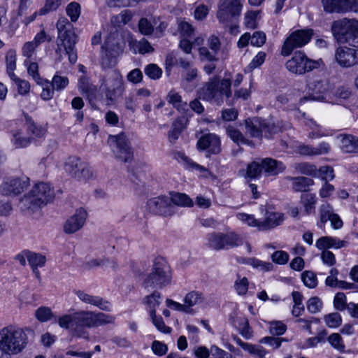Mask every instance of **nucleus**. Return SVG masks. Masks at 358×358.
<instances>
[{"label": "nucleus", "instance_id": "1", "mask_svg": "<svg viewBox=\"0 0 358 358\" xmlns=\"http://www.w3.org/2000/svg\"><path fill=\"white\" fill-rule=\"evenodd\" d=\"M114 317L102 313L80 311L59 317L58 323L62 328L70 329L74 335L87 338L85 328L96 327L113 322Z\"/></svg>", "mask_w": 358, "mask_h": 358}, {"label": "nucleus", "instance_id": "2", "mask_svg": "<svg viewBox=\"0 0 358 358\" xmlns=\"http://www.w3.org/2000/svg\"><path fill=\"white\" fill-rule=\"evenodd\" d=\"M231 82L229 78L221 80L218 77L209 79L199 90V98L220 106L223 103L224 96L229 99L231 96Z\"/></svg>", "mask_w": 358, "mask_h": 358}, {"label": "nucleus", "instance_id": "3", "mask_svg": "<svg viewBox=\"0 0 358 358\" xmlns=\"http://www.w3.org/2000/svg\"><path fill=\"white\" fill-rule=\"evenodd\" d=\"M27 336L24 331L9 325L0 330V350L8 355L20 352L27 345Z\"/></svg>", "mask_w": 358, "mask_h": 358}, {"label": "nucleus", "instance_id": "4", "mask_svg": "<svg viewBox=\"0 0 358 358\" xmlns=\"http://www.w3.org/2000/svg\"><path fill=\"white\" fill-rule=\"evenodd\" d=\"M53 197L54 192L48 184L37 183L28 194L20 199V208L22 210L34 211L46 205Z\"/></svg>", "mask_w": 358, "mask_h": 358}, {"label": "nucleus", "instance_id": "5", "mask_svg": "<svg viewBox=\"0 0 358 358\" xmlns=\"http://www.w3.org/2000/svg\"><path fill=\"white\" fill-rule=\"evenodd\" d=\"M331 32L339 43L358 48V20L343 18L332 22Z\"/></svg>", "mask_w": 358, "mask_h": 358}, {"label": "nucleus", "instance_id": "6", "mask_svg": "<svg viewBox=\"0 0 358 358\" xmlns=\"http://www.w3.org/2000/svg\"><path fill=\"white\" fill-rule=\"evenodd\" d=\"M171 268L167 262L162 257L155 259L152 272L145 278L143 285L145 288H162L170 284Z\"/></svg>", "mask_w": 358, "mask_h": 358}, {"label": "nucleus", "instance_id": "7", "mask_svg": "<svg viewBox=\"0 0 358 358\" xmlns=\"http://www.w3.org/2000/svg\"><path fill=\"white\" fill-rule=\"evenodd\" d=\"M208 248L214 250H228L243 243V237L234 231L229 233L212 232L206 236Z\"/></svg>", "mask_w": 358, "mask_h": 358}, {"label": "nucleus", "instance_id": "8", "mask_svg": "<svg viewBox=\"0 0 358 358\" xmlns=\"http://www.w3.org/2000/svg\"><path fill=\"white\" fill-rule=\"evenodd\" d=\"M245 134L252 138H261L263 134L268 137L279 130L274 123L258 117L245 120Z\"/></svg>", "mask_w": 358, "mask_h": 358}, {"label": "nucleus", "instance_id": "9", "mask_svg": "<svg viewBox=\"0 0 358 358\" xmlns=\"http://www.w3.org/2000/svg\"><path fill=\"white\" fill-rule=\"evenodd\" d=\"M286 69L295 74L303 75L319 68L318 61L309 59L304 52L296 51L285 64Z\"/></svg>", "mask_w": 358, "mask_h": 358}, {"label": "nucleus", "instance_id": "10", "mask_svg": "<svg viewBox=\"0 0 358 358\" xmlns=\"http://www.w3.org/2000/svg\"><path fill=\"white\" fill-rule=\"evenodd\" d=\"M64 169L71 177L79 181H87L92 176L89 165L77 156L69 157L64 162Z\"/></svg>", "mask_w": 358, "mask_h": 358}, {"label": "nucleus", "instance_id": "11", "mask_svg": "<svg viewBox=\"0 0 358 358\" xmlns=\"http://www.w3.org/2000/svg\"><path fill=\"white\" fill-rule=\"evenodd\" d=\"M313 35V30L312 29H298L293 31L285 41L281 55L288 56L295 48L304 46L310 41Z\"/></svg>", "mask_w": 358, "mask_h": 358}, {"label": "nucleus", "instance_id": "12", "mask_svg": "<svg viewBox=\"0 0 358 358\" xmlns=\"http://www.w3.org/2000/svg\"><path fill=\"white\" fill-rule=\"evenodd\" d=\"M117 34H113L108 36L104 43V54L101 57V66L104 68H110L116 64V59L123 51L120 43Z\"/></svg>", "mask_w": 358, "mask_h": 358}, {"label": "nucleus", "instance_id": "13", "mask_svg": "<svg viewBox=\"0 0 358 358\" xmlns=\"http://www.w3.org/2000/svg\"><path fill=\"white\" fill-rule=\"evenodd\" d=\"M109 141L113 143L112 150L117 159L124 163L131 162L133 160L134 152L125 134L110 136Z\"/></svg>", "mask_w": 358, "mask_h": 358}, {"label": "nucleus", "instance_id": "14", "mask_svg": "<svg viewBox=\"0 0 358 358\" xmlns=\"http://www.w3.org/2000/svg\"><path fill=\"white\" fill-rule=\"evenodd\" d=\"M243 5L240 0H219L216 17L221 23H228L240 16Z\"/></svg>", "mask_w": 358, "mask_h": 358}, {"label": "nucleus", "instance_id": "15", "mask_svg": "<svg viewBox=\"0 0 358 358\" xmlns=\"http://www.w3.org/2000/svg\"><path fill=\"white\" fill-rule=\"evenodd\" d=\"M77 42V36L76 34L69 32L64 34L57 38L56 54L58 56V59H62V55L64 52L65 55L69 57V60L71 64H73L77 61V54L75 50V45Z\"/></svg>", "mask_w": 358, "mask_h": 358}, {"label": "nucleus", "instance_id": "16", "mask_svg": "<svg viewBox=\"0 0 358 358\" xmlns=\"http://www.w3.org/2000/svg\"><path fill=\"white\" fill-rule=\"evenodd\" d=\"M106 87V96L108 99L113 101L121 96L124 92L122 77L120 73L115 69H110L103 79Z\"/></svg>", "mask_w": 358, "mask_h": 358}, {"label": "nucleus", "instance_id": "17", "mask_svg": "<svg viewBox=\"0 0 358 358\" xmlns=\"http://www.w3.org/2000/svg\"><path fill=\"white\" fill-rule=\"evenodd\" d=\"M148 210L154 215L171 217L176 213L175 207L171 204L169 196H159L149 199Z\"/></svg>", "mask_w": 358, "mask_h": 358}, {"label": "nucleus", "instance_id": "18", "mask_svg": "<svg viewBox=\"0 0 358 358\" xmlns=\"http://www.w3.org/2000/svg\"><path fill=\"white\" fill-rule=\"evenodd\" d=\"M337 64L343 68H350L358 64V49L347 46L338 47L335 52Z\"/></svg>", "mask_w": 358, "mask_h": 358}, {"label": "nucleus", "instance_id": "19", "mask_svg": "<svg viewBox=\"0 0 358 358\" xmlns=\"http://www.w3.org/2000/svg\"><path fill=\"white\" fill-rule=\"evenodd\" d=\"M28 185V178H10L0 185V192L5 196H15L22 192Z\"/></svg>", "mask_w": 358, "mask_h": 358}, {"label": "nucleus", "instance_id": "20", "mask_svg": "<svg viewBox=\"0 0 358 358\" xmlns=\"http://www.w3.org/2000/svg\"><path fill=\"white\" fill-rule=\"evenodd\" d=\"M310 94L307 96H303L300 99V102H303L306 100L313 101H323L324 99V94L328 90V84L325 80L316 79L308 85Z\"/></svg>", "mask_w": 358, "mask_h": 358}, {"label": "nucleus", "instance_id": "21", "mask_svg": "<svg viewBox=\"0 0 358 358\" xmlns=\"http://www.w3.org/2000/svg\"><path fill=\"white\" fill-rule=\"evenodd\" d=\"M87 212L83 208L78 209L75 214L70 217L64 223V231L66 234H73L80 230L84 225Z\"/></svg>", "mask_w": 358, "mask_h": 358}, {"label": "nucleus", "instance_id": "22", "mask_svg": "<svg viewBox=\"0 0 358 358\" xmlns=\"http://www.w3.org/2000/svg\"><path fill=\"white\" fill-rule=\"evenodd\" d=\"M200 150H208L212 154H217L220 151V140L214 134H206L201 136L197 142Z\"/></svg>", "mask_w": 358, "mask_h": 358}, {"label": "nucleus", "instance_id": "23", "mask_svg": "<svg viewBox=\"0 0 358 358\" xmlns=\"http://www.w3.org/2000/svg\"><path fill=\"white\" fill-rule=\"evenodd\" d=\"M261 162L263 173L266 177L277 176L285 169V166L282 162L272 158H265Z\"/></svg>", "mask_w": 358, "mask_h": 358}, {"label": "nucleus", "instance_id": "24", "mask_svg": "<svg viewBox=\"0 0 358 358\" xmlns=\"http://www.w3.org/2000/svg\"><path fill=\"white\" fill-rule=\"evenodd\" d=\"M331 148L329 143L322 142L317 147L301 144L297 147V152L301 155L316 156L327 154Z\"/></svg>", "mask_w": 358, "mask_h": 358}, {"label": "nucleus", "instance_id": "25", "mask_svg": "<svg viewBox=\"0 0 358 358\" xmlns=\"http://www.w3.org/2000/svg\"><path fill=\"white\" fill-rule=\"evenodd\" d=\"M76 294L80 301L85 303L93 305L103 310H110V303L100 296H92L81 290L76 291Z\"/></svg>", "mask_w": 358, "mask_h": 358}, {"label": "nucleus", "instance_id": "26", "mask_svg": "<svg viewBox=\"0 0 358 358\" xmlns=\"http://www.w3.org/2000/svg\"><path fill=\"white\" fill-rule=\"evenodd\" d=\"M283 221V215L280 213L268 212L266 213V218L264 221H260L259 230L266 231L273 229Z\"/></svg>", "mask_w": 358, "mask_h": 358}, {"label": "nucleus", "instance_id": "27", "mask_svg": "<svg viewBox=\"0 0 358 358\" xmlns=\"http://www.w3.org/2000/svg\"><path fill=\"white\" fill-rule=\"evenodd\" d=\"M348 243L332 236H322L317 240L315 246L319 250H327L328 248L338 249L345 247Z\"/></svg>", "mask_w": 358, "mask_h": 358}, {"label": "nucleus", "instance_id": "28", "mask_svg": "<svg viewBox=\"0 0 358 358\" xmlns=\"http://www.w3.org/2000/svg\"><path fill=\"white\" fill-rule=\"evenodd\" d=\"M341 149L347 153L358 152V138L352 135L341 134Z\"/></svg>", "mask_w": 358, "mask_h": 358}, {"label": "nucleus", "instance_id": "29", "mask_svg": "<svg viewBox=\"0 0 358 358\" xmlns=\"http://www.w3.org/2000/svg\"><path fill=\"white\" fill-rule=\"evenodd\" d=\"M78 89L83 94H86L90 103H92L97 92V88L95 85L91 84L88 78L81 76L78 84Z\"/></svg>", "mask_w": 358, "mask_h": 358}, {"label": "nucleus", "instance_id": "30", "mask_svg": "<svg viewBox=\"0 0 358 358\" xmlns=\"http://www.w3.org/2000/svg\"><path fill=\"white\" fill-rule=\"evenodd\" d=\"M317 202V198L315 194L306 192L301 195L300 203L303 206V212L306 215L315 213Z\"/></svg>", "mask_w": 358, "mask_h": 358}, {"label": "nucleus", "instance_id": "31", "mask_svg": "<svg viewBox=\"0 0 358 358\" xmlns=\"http://www.w3.org/2000/svg\"><path fill=\"white\" fill-rule=\"evenodd\" d=\"M198 76V70L196 68H189L182 74L181 85L187 91H192L196 86L194 80Z\"/></svg>", "mask_w": 358, "mask_h": 358}, {"label": "nucleus", "instance_id": "32", "mask_svg": "<svg viewBox=\"0 0 358 358\" xmlns=\"http://www.w3.org/2000/svg\"><path fill=\"white\" fill-rule=\"evenodd\" d=\"M11 142L16 148L27 147L32 141V137L25 136L22 129H14L11 131Z\"/></svg>", "mask_w": 358, "mask_h": 358}, {"label": "nucleus", "instance_id": "33", "mask_svg": "<svg viewBox=\"0 0 358 358\" xmlns=\"http://www.w3.org/2000/svg\"><path fill=\"white\" fill-rule=\"evenodd\" d=\"M292 181V189L295 192H307L309 187L314 184L313 180L306 177H289Z\"/></svg>", "mask_w": 358, "mask_h": 358}, {"label": "nucleus", "instance_id": "34", "mask_svg": "<svg viewBox=\"0 0 358 358\" xmlns=\"http://www.w3.org/2000/svg\"><path fill=\"white\" fill-rule=\"evenodd\" d=\"M227 135L231 138L233 142L238 145H252V141L246 138L244 135L236 128L233 126H228L226 127Z\"/></svg>", "mask_w": 358, "mask_h": 358}, {"label": "nucleus", "instance_id": "35", "mask_svg": "<svg viewBox=\"0 0 358 358\" xmlns=\"http://www.w3.org/2000/svg\"><path fill=\"white\" fill-rule=\"evenodd\" d=\"M204 301V297L201 293L198 292H190L188 293L185 299V306L187 308V313L193 314L194 311L192 307L196 305H200Z\"/></svg>", "mask_w": 358, "mask_h": 358}, {"label": "nucleus", "instance_id": "36", "mask_svg": "<svg viewBox=\"0 0 358 358\" xmlns=\"http://www.w3.org/2000/svg\"><path fill=\"white\" fill-rule=\"evenodd\" d=\"M171 155L173 159H176L179 162H182L188 169H196L201 172L206 171V169L203 166L194 162L182 152L175 150L173 151Z\"/></svg>", "mask_w": 358, "mask_h": 358}, {"label": "nucleus", "instance_id": "37", "mask_svg": "<svg viewBox=\"0 0 358 358\" xmlns=\"http://www.w3.org/2000/svg\"><path fill=\"white\" fill-rule=\"evenodd\" d=\"M25 127L29 136H31L32 139L41 138L45 134V129L36 124L29 115H25Z\"/></svg>", "mask_w": 358, "mask_h": 358}, {"label": "nucleus", "instance_id": "38", "mask_svg": "<svg viewBox=\"0 0 358 358\" xmlns=\"http://www.w3.org/2000/svg\"><path fill=\"white\" fill-rule=\"evenodd\" d=\"M324 10L328 13L346 12L345 0H322Z\"/></svg>", "mask_w": 358, "mask_h": 358}, {"label": "nucleus", "instance_id": "39", "mask_svg": "<svg viewBox=\"0 0 358 358\" xmlns=\"http://www.w3.org/2000/svg\"><path fill=\"white\" fill-rule=\"evenodd\" d=\"M242 263L250 265L253 268L259 269L262 271H269L273 268V265L271 262H263L255 257L251 258H243Z\"/></svg>", "mask_w": 358, "mask_h": 358}, {"label": "nucleus", "instance_id": "40", "mask_svg": "<svg viewBox=\"0 0 358 358\" xmlns=\"http://www.w3.org/2000/svg\"><path fill=\"white\" fill-rule=\"evenodd\" d=\"M169 199L173 206L174 205L181 207H191L193 206L192 200L183 193H172Z\"/></svg>", "mask_w": 358, "mask_h": 358}, {"label": "nucleus", "instance_id": "41", "mask_svg": "<svg viewBox=\"0 0 358 358\" xmlns=\"http://www.w3.org/2000/svg\"><path fill=\"white\" fill-rule=\"evenodd\" d=\"M320 221L317 225L319 228L322 229L324 227L325 224L334 215L333 208L329 203H324L320 206Z\"/></svg>", "mask_w": 358, "mask_h": 358}, {"label": "nucleus", "instance_id": "42", "mask_svg": "<svg viewBox=\"0 0 358 358\" xmlns=\"http://www.w3.org/2000/svg\"><path fill=\"white\" fill-rule=\"evenodd\" d=\"M168 101L171 103L177 110L184 111L186 110L187 103L183 101L182 96L176 92L171 90L167 95Z\"/></svg>", "mask_w": 358, "mask_h": 358}, {"label": "nucleus", "instance_id": "43", "mask_svg": "<svg viewBox=\"0 0 358 358\" xmlns=\"http://www.w3.org/2000/svg\"><path fill=\"white\" fill-rule=\"evenodd\" d=\"M27 259L31 268L43 267L46 262L45 256L31 251L27 252Z\"/></svg>", "mask_w": 358, "mask_h": 358}, {"label": "nucleus", "instance_id": "44", "mask_svg": "<svg viewBox=\"0 0 358 358\" xmlns=\"http://www.w3.org/2000/svg\"><path fill=\"white\" fill-rule=\"evenodd\" d=\"M6 71L10 79H15L14 70L16 68V53L15 50H9L6 56Z\"/></svg>", "mask_w": 358, "mask_h": 358}, {"label": "nucleus", "instance_id": "45", "mask_svg": "<svg viewBox=\"0 0 358 358\" xmlns=\"http://www.w3.org/2000/svg\"><path fill=\"white\" fill-rule=\"evenodd\" d=\"M143 303L146 304L150 310H156L161 303V294L157 291H154L151 294L143 299Z\"/></svg>", "mask_w": 358, "mask_h": 358}, {"label": "nucleus", "instance_id": "46", "mask_svg": "<svg viewBox=\"0 0 358 358\" xmlns=\"http://www.w3.org/2000/svg\"><path fill=\"white\" fill-rule=\"evenodd\" d=\"M150 315L151 317L153 324L159 331L164 334H168L171 332V328L166 326L162 317L161 316L157 317L156 315V310H150Z\"/></svg>", "mask_w": 358, "mask_h": 358}, {"label": "nucleus", "instance_id": "47", "mask_svg": "<svg viewBox=\"0 0 358 358\" xmlns=\"http://www.w3.org/2000/svg\"><path fill=\"white\" fill-rule=\"evenodd\" d=\"M301 280L305 286L310 289L315 288L317 285V275L312 271H303L301 273Z\"/></svg>", "mask_w": 358, "mask_h": 358}, {"label": "nucleus", "instance_id": "48", "mask_svg": "<svg viewBox=\"0 0 358 358\" xmlns=\"http://www.w3.org/2000/svg\"><path fill=\"white\" fill-rule=\"evenodd\" d=\"M327 341L329 344L340 352L345 351V345L341 336L338 333L331 334L328 338Z\"/></svg>", "mask_w": 358, "mask_h": 358}, {"label": "nucleus", "instance_id": "49", "mask_svg": "<svg viewBox=\"0 0 358 358\" xmlns=\"http://www.w3.org/2000/svg\"><path fill=\"white\" fill-rule=\"evenodd\" d=\"M182 131V123L180 121H174L171 125V128L168 133V137L171 143H175L179 138Z\"/></svg>", "mask_w": 358, "mask_h": 358}, {"label": "nucleus", "instance_id": "50", "mask_svg": "<svg viewBox=\"0 0 358 358\" xmlns=\"http://www.w3.org/2000/svg\"><path fill=\"white\" fill-rule=\"evenodd\" d=\"M324 320L329 328H337L342 323V317L338 313H332L324 315Z\"/></svg>", "mask_w": 358, "mask_h": 358}, {"label": "nucleus", "instance_id": "51", "mask_svg": "<svg viewBox=\"0 0 358 358\" xmlns=\"http://www.w3.org/2000/svg\"><path fill=\"white\" fill-rule=\"evenodd\" d=\"M249 282L246 277L238 275L234 282V289L238 295H245L248 289Z\"/></svg>", "mask_w": 358, "mask_h": 358}, {"label": "nucleus", "instance_id": "52", "mask_svg": "<svg viewBox=\"0 0 358 358\" xmlns=\"http://www.w3.org/2000/svg\"><path fill=\"white\" fill-rule=\"evenodd\" d=\"M69 78L66 76H61L56 74L53 76L50 85L55 90L61 91L66 88V87L69 85Z\"/></svg>", "mask_w": 358, "mask_h": 358}, {"label": "nucleus", "instance_id": "53", "mask_svg": "<svg viewBox=\"0 0 358 358\" xmlns=\"http://www.w3.org/2000/svg\"><path fill=\"white\" fill-rule=\"evenodd\" d=\"M57 28L59 34L58 37L66 33L69 34V32L75 34L73 30V25L65 17L59 19L57 22Z\"/></svg>", "mask_w": 358, "mask_h": 358}, {"label": "nucleus", "instance_id": "54", "mask_svg": "<svg viewBox=\"0 0 358 358\" xmlns=\"http://www.w3.org/2000/svg\"><path fill=\"white\" fill-rule=\"evenodd\" d=\"M53 315H54L51 309L45 306H41L38 308L35 312L36 317L41 322L50 320Z\"/></svg>", "mask_w": 358, "mask_h": 358}, {"label": "nucleus", "instance_id": "55", "mask_svg": "<svg viewBox=\"0 0 358 358\" xmlns=\"http://www.w3.org/2000/svg\"><path fill=\"white\" fill-rule=\"evenodd\" d=\"M263 173L262 162H252L249 164L246 169V175L250 178H255Z\"/></svg>", "mask_w": 358, "mask_h": 358}, {"label": "nucleus", "instance_id": "56", "mask_svg": "<svg viewBox=\"0 0 358 358\" xmlns=\"http://www.w3.org/2000/svg\"><path fill=\"white\" fill-rule=\"evenodd\" d=\"M134 48L140 54L151 53L154 51V48L150 43L145 39L142 38L134 43Z\"/></svg>", "mask_w": 358, "mask_h": 358}, {"label": "nucleus", "instance_id": "57", "mask_svg": "<svg viewBox=\"0 0 358 358\" xmlns=\"http://www.w3.org/2000/svg\"><path fill=\"white\" fill-rule=\"evenodd\" d=\"M37 47L34 45L31 41L26 42L22 48V54L27 59L24 60V64L28 62L29 59H34L36 50Z\"/></svg>", "mask_w": 358, "mask_h": 358}, {"label": "nucleus", "instance_id": "58", "mask_svg": "<svg viewBox=\"0 0 358 358\" xmlns=\"http://www.w3.org/2000/svg\"><path fill=\"white\" fill-rule=\"evenodd\" d=\"M66 14L72 22H76L80 15V6L77 2H71L66 7Z\"/></svg>", "mask_w": 358, "mask_h": 358}, {"label": "nucleus", "instance_id": "59", "mask_svg": "<svg viewBox=\"0 0 358 358\" xmlns=\"http://www.w3.org/2000/svg\"><path fill=\"white\" fill-rule=\"evenodd\" d=\"M286 325L280 321H273L270 322L269 332L272 335H282L286 331Z\"/></svg>", "mask_w": 358, "mask_h": 358}, {"label": "nucleus", "instance_id": "60", "mask_svg": "<svg viewBox=\"0 0 358 358\" xmlns=\"http://www.w3.org/2000/svg\"><path fill=\"white\" fill-rule=\"evenodd\" d=\"M162 71L155 64H150L145 66V73L151 79H158L162 76Z\"/></svg>", "mask_w": 358, "mask_h": 358}, {"label": "nucleus", "instance_id": "61", "mask_svg": "<svg viewBox=\"0 0 358 358\" xmlns=\"http://www.w3.org/2000/svg\"><path fill=\"white\" fill-rule=\"evenodd\" d=\"M239 333L246 339H250L252 336V331L249 325V322L246 318L241 320L238 327Z\"/></svg>", "mask_w": 358, "mask_h": 358}, {"label": "nucleus", "instance_id": "62", "mask_svg": "<svg viewBox=\"0 0 358 358\" xmlns=\"http://www.w3.org/2000/svg\"><path fill=\"white\" fill-rule=\"evenodd\" d=\"M266 57V54L264 52H259L251 61V62L247 66L245 71L250 72L255 69L261 66Z\"/></svg>", "mask_w": 358, "mask_h": 358}, {"label": "nucleus", "instance_id": "63", "mask_svg": "<svg viewBox=\"0 0 358 358\" xmlns=\"http://www.w3.org/2000/svg\"><path fill=\"white\" fill-rule=\"evenodd\" d=\"M322 303L317 296L311 297L307 302V309L311 313H316L320 311Z\"/></svg>", "mask_w": 358, "mask_h": 358}, {"label": "nucleus", "instance_id": "64", "mask_svg": "<svg viewBox=\"0 0 358 358\" xmlns=\"http://www.w3.org/2000/svg\"><path fill=\"white\" fill-rule=\"evenodd\" d=\"M138 29L143 35H150L154 31V27L147 18H141L138 22Z\"/></svg>", "mask_w": 358, "mask_h": 358}]
</instances>
